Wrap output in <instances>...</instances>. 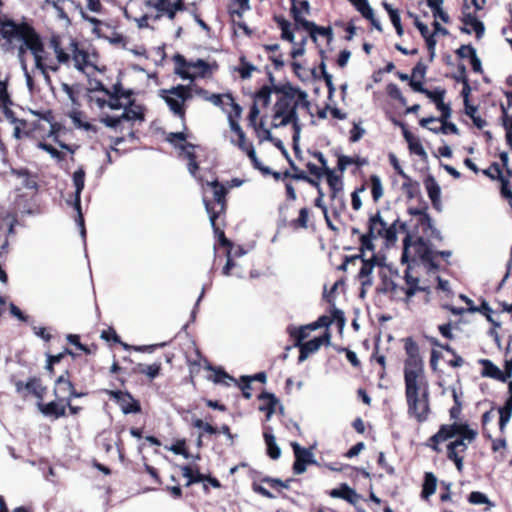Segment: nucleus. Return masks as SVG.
Returning <instances> with one entry per match:
<instances>
[{
  "label": "nucleus",
  "mask_w": 512,
  "mask_h": 512,
  "mask_svg": "<svg viewBox=\"0 0 512 512\" xmlns=\"http://www.w3.org/2000/svg\"><path fill=\"white\" fill-rule=\"evenodd\" d=\"M499 431L505 433L507 423L512 416V398H508L502 407H499Z\"/></svg>",
  "instance_id": "nucleus-36"
},
{
  "label": "nucleus",
  "mask_w": 512,
  "mask_h": 512,
  "mask_svg": "<svg viewBox=\"0 0 512 512\" xmlns=\"http://www.w3.org/2000/svg\"><path fill=\"white\" fill-rule=\"evenodd\" d=\"M69 118L77 129L97 132V128L86 120L85 115L81 111L73 109L69 112Z\"/></svg>",
  "instance_id": "nucleus-31"
},
{
  "label": "nucleus",
  "mask_w": 512,
  "mask_h": 512,
  "mask_svg": "<svg viewBox=\"0 0 512 512\" xmlns=\"http://www.w3.org/2000/svg\"><path fill=\"white\" fill-rule=\"evenodd\" d=\"M161 369L162 364L160 362L151 365L139 363L133 368V373L146 375L150 380H153L160 375Z\"/></svg>",
  "instance_id": "nucleus-32"
},
{
  "label": "nucleus",
  "mask_w": 512,
  "mask_h": 512,
  "mask_svg": "<svg viewBox=\"0 0 512 512\" xmlns=\"http://www.w3.org/2000/svg\"><path fill=\"white\" fill-rule=\"evenodd\" d=\"M468 502L473 505H487L488 509L494 506V503L489 500L486 494L480 491H473L468 496Z\"/></svg>",
  "instance_id": "nucleus-51"
},
{
  "label": "nucleus",
  "mask_w": 512,
  "mask_h": 512,
  "mask_svg": "<svg viewBox=\"0 0 512 512\" xmlns=\"http://www.w3.org/2000/svg\"><path fill=\"white\" fill-rule=\"evenodd\" d=\"M443 1L444 0H427V5L432 9L435 19H440L444 23H447L449 16L442 8Z\"/></svg>",
  "instance_id": "nucleus-44"
},
{
  "label": "nucleus",
  "mask_w": 512,
  "mask_h": 512,
  "mask_svg": "<svg viewBox=\"0 0 512 512\" xmlns=\"http://www.w3.org/2000/svg\"><path fill=\"white\" fill-rule=\"evenodd\" d=\"M331 341V333L328 329L324 331V333L319 336L315 337L312 340L303 342L302 344L298 345L299 348V357L298 361L303 362L308 358V356L320 349L322 345H329Z\"/></svg>",
  "instance_id": "nucleus-19"
},
{
  "label": "nucleus",
  "mask_w": 512,
  "mask_h": 512,
  "mask_svg": "<svg viewBox=\"0 0 512 512\" xmlns=\"http://www.w3.org/2000/svg\"><path fill=\"white\" fill-rule=\"evenodd\" d=\"M483 436L491 441V450L492 452H501L507 449V441L504 437L494 439L488 431L483 432Z\"/></svg>",
  "instance_id": "nucleus-56"
},
{
  "label": "nucleus",
  "mask_w": 512,
  "mask_h": 512,
  "mask_svg": "<svg viewBox=\"0 0 512 512\" xmlns=\"http://www.w3.org/2000/svg\"><path fill=\"white\" fill-rule=\"evenodd\" d=\"M78 373L79 369H76L75 365H69L68 368L56 378L53 389V394L56 399L65 401L72 398H80L85 395V393L78 392L76 389L75 381L78 380Z\"/></svg>",
  "instance_id": "nucleus-9"
},
{
  "label": "nucleus",
  "mask_w": 512,
  "mask_h": 512,
  "mask_svg": "<svg viewBox=\"0 0 512 512\" xmlns=\"http://www.w3.org/2000/svg\"><path fill=\"white\" fill-rule=\"evenodd\" d=\"M100 338L106 341L110 346L113 344L121 345L125 350H130L131 345L123 342L113 327H109L101 332Z\"/></svg>",
  "instance_id": "nucleus-40"
},
{
  "label": "nucleus",
  "mask_w": 512,
  "mask_h": 512,
  "mask_svg": "<svg viewBox=\"0 0 512 512\" xmlns=\"http://www.w3.org/2000/svg\"><path fill=\"white\" fill-rule=\"evenodd\" d=\"M0 36L4 41L3 47L16 54L30 92L34 89L33 75L35 71H38L46 82H49L48 71H57L59 64L67 63L70 57L78 70L83 72L88 69L100 70L95 52L79 48L75 41H70L68 51H66L56 36H53L49 42V48L56 56L54 58L41 36L27 22H16L12 19L0 20Z\"/></svg>",
  "instance_id": "nucleus-1"
},
{
  "label": "nucleus",
  "mask_w": 512,
  "mask_h": 512,
  "mask_svg": "<svg viewBox=\"0 0 512 512\" xmlns=\"http://www.w3.org/2000/svg\"><path fill=\"white\" fill-rule=\"evenodd\" d=\"M356 10L378 30H381L380 22L375 18L374 10L368 0H349Z\"/></svg>",
  "instance_id": "nucleus-27"
},
{
  "label": "nucleus",
  "mask_w": 512,
  "mask_h": 512,
  "mask_svg": "<svg viewBox=\"0 0 512 512\" xmlns=\"http://www.w3.org/2000/svg\"><path fill=\"white\" fill-rule=\"evenodd\" d=\"M325 178L332 192V198L338 199L340 204L344 205V200L341 196L343 190L342 178L336 174V172L330 168H326Z\"/></svg>",
  "instance_id": "nucleus-24"
},
{
  "label": "nucleus",
  "mask_w": 512,
  "mask_h": 512,
  "mask_svg": "<svg viewBox=\"0 0 512 512\" xmlns=\"http://www.w3.org/2000/svg\"><path fill=\"white\" fill-rule=\"evenodd\" d=\"M368 228V233L361 235L360 250L362 253L374 251V238L380 237L384 239L386 246L394 245L397 241L395 225H388L379 211L369 217Z\"/></svg>",
  "instance_id": "nucleus-6"
},
{
  "label": "nucleus",
  "mask_w": 512,
  "mask_h": 512,
  "mask_svg": "<svg viewBox=\"0 0 512 512\" xmlns=\"http://www.w3.org/2000/svg\"><path fill=\"white\" fill-rule=\"evenodd\" d=\"M274 90L279 96L274 105L272 128H280L292 124L294 130L293 140L297 141L301 132L298 111L303 109L310 110L308 94L291 84L276 86Z\"/></svg>",
  "instance_id": "nucleus-3"
},
{
  "label": "nucleus",
  "mask_w": 512,
  "mask_h": 512,
  "mask_svg": "<svg viewBox=\"0 0 512 512\" xmlns=\"http://www.w3.org/2000/svg\"><path fill=\"white\" fill-rule=\"evenodd\" d=\"M291 10H292L296 24L298 26L304 28V23L309 22L308 20L305 19V17L310 12L309 2L306 0H300V1L293 0Z\"/></svg>",
  "instance_id": "nucleus-28"
},
{
  "label": "nucleus",
  "mask_w": 512,
  "mask_h": 512,
  "mask_svg": "<svg viewBox=\"0 0 512 512\" xmlns=\"http://www.w3.org/2000/svg\"><path fill=\"white\" fill-rule=\"evenodd\" d=\"M304 29L309 32L310 36L314 41L317 40L318 36L330 39L332 36V30L330 27L317 26L313 22H305Z\"/></svg>",
  "instance_id": "nucleus-38"
},
{
  "label": "nucleus",
  "mask_w": 512,
  "mask_h": 512,
  "mask_svg": "<svg viewBox=\"0 0 512 512\" xmlns=\"http://www.w3.org/2000/svg\"><path fill=\"white\" fill-rule=\"evenodd\" d=\"M407 414L418 423H424L431 414L430 389L427 378L404 380Z\"/></svg>",
  "instance_id": "nucleus-4"
},
{
  "label": "nucleus",
  "mask_w": 512,
  "mask_h": 512,
  "mask_svg": "<svg viewBox=\"0 0 512 512\" xmlns=\"http://www.w3.org/2000/svg\"><path fill=\"white\" fill-rule=\"evenodd\" d=\"M437 488V478L432 472H426L424 475V481L422 484L421 497L428 500L432 496Z\"/></svg>",
  "instance_id": "nucleus-35"
},
{
  "label": "nucleus",
  "mask_w": 512,
  "mask_h": 512,
  "mask_svg": "<svg viewBox=\"0 0 512 512\" xmlns=\"http://www.w3.org/2000/svg\"><path fill=\"white\" fill-rule=\"evenodd\" d=\"M402 342L406 355L403 368L404 380L425 379V365L419 344L411 336L402 339Z\"/></svg>",
  "instance_id": "nucleus-7"
},
{
  "label": "nucleus",
  "mask_w": 512,
  "mask_h": 512,
  "mask_svg": "<svg viewBox=\"0 0 512 512\" xmlns=\"http://www.w3.org/2000/svg\"><path fill=\"white\" fill-rule=\"evenodd\" d=\"M415 25H416L417 29L419 30V32L421 33L422 37L425 38L427 47H428L429 51L431 52V55L433 56L434 51H435V46H436V40L434 38V34H431L428 26L426 24L422 23L421 21H419L418 19H416Z\"/></svg>",
  "instance_id": "nucleus-42"
},
{
  "label": "nucleus",
  "mask_w": 512,
  "mask_h": 512,
  "mask_svg": "<svg viewBox=\"0 0 512 512\" xmlns=\"http://www.w3.org/2000/svg\"><path fill=\"white\" fill-rule=\"evenodd\" d=\"M404 138H405V140L407 141V143L409 145V149L413 153H415V154H417L419 156L426 155L425 149L422 146V144L419 142V140L414 138L410 132L404 131Z\"/></svg>",
  "instance_id": "nucleus-50"
},
{
  "label": "nucleus",
  "mask_w": 512,
  "mask_h": 512,
  "mask_svg": "<svg viewBox=\"0 0 512 512\" xmlns=\"http://www.w3.org/2000/svg\"><path fill=\"white\" fill-rule=\"evenodd\" d=\"M13 383L16 393L23 398L33 396L37 401H40L44 400L46 396L47 387L43 385L40 377L32 376L29 377L26 382L22 380H15Z\"/></svg>",
  "instance_id": "nucleus-13"
},
{
  "label": "nucleus",
  "mask_w": 512,
  "mask_h": 512,
  "mask_svg": "<svg viewBox=\"0 0 512 512\" xmlns=\"http://www.w3.org/2000/svg\"><path fill=\"white\" fill-rule=\"evenodd\" d=\"M206 184L213 189V195L216 204L212 205L206 199H203V203L205 205L206 212L209 216L211 226L215 229V231H217L218 229L216 228V220L219 217V215L222 214L225 210L226 189L217 181L207 182Z\"/></svg>",
  "instance_id": "nucleus-12"
},
{
  "label": "nucleus",
  "mask_w": 512,
  "mask_h": 512,
  "mask_svg": "<svg viewBox=\"0 0 512 512\" xmlns=\"http://www.w3.org/2000/svg\"><path fill=\"white\" fill-rule=\"evenodd\" d=\"M31 132L30 127H28L27 120L17 121L14 127L13 135L16 139H20L25 135H28Z\"/></svg>",
  "instance_id": "nucleus-64"
},
{
  "label": "nucleus",
  "mask_w": 512,
  "mask_h": 512,
  "mask_svg": "<svg viewBox=\"0 0 512 512\" xmlns=\"http://www.w3.org/2000/svg\"><path fill=\"white\" fill-rule=\"evenodd\" d=\"M424 185L428 194V197L432 201L433 205L436 206L440 203L441 198V188L438 185L437 181L434 177L428 176L425 181Z\"/></svg>",
  "instance_id": "nucleus-33"
},
{
  "label": "nucleus",
  "mask_w": 512,
  "mask_h": 512,
  "mask_svg": "<svg viewBox=\"0 0 512 512\" xmlns=\"http://www.w3.org/2000/svg\"><path fill=\"white\" fill-rule=\"evenodd\" d=\"M333 348L337 353H345L348 362L352 365L353 368L361 369V362L354 351L339 345H334Z\"/></svg>",
  "instance_id": "nucleus-48"
},
{
  "label": "nucleus",
  "mask_w": 512,
  "mask_h": 512,
  "mask_svg": "<svg viewBox=\"0 0 512 512\" xmlns=\"http://www.w3.org/2000/svg\"><path fill=\"white\" fill-rule=\"evenodd\" d=\"M163 98L170 110L180 118L184 117V104L192 98V88L190 85H178L169 90L163 91Z\"/></svg>",
  "instance_id": "nucleus-10"
},
{
  "label": "nucleus",
  "mask_w": 512,
  "mask_h": 512,
  "mask_svg": "<svg viewBox=\"0 0 512 512\" xmlns=\"http://www.w3.org/2000/svg\"><path fill=\"white\" fill-rule=\"evenodd\" d=\"M16 218L8 210L0 207V256L7 253V235L12 233Z\"/></svg>",
  "instance_id": "nucleus-20"
},
{
  "label": "nucleus",
  "mask_w": 512,
  "mask_h": 512,
  "mask_svg": "<svg viewBox=\"0 0 512 512\" xmlns=\"http://www.w3.org/2000/svg\"><path fill=\"white\" fill-rule=\"evenodd\" d=\"M256 135L260 142L262 141H274V137L271 134V131L265 127L263 122H260L258 125L253 127Z\"/></svg>",
  "instance_id": "nucleus-61"
},
{
  "label": "nucleus",
  "mask_w": 512,
  "mask_h": 512,
  "mask_svg": "<svg viewBox=\"0 0 512 512\" xmlns=\"http://www.w3.org/2000/svg\"><path fill=\"white\" fill-rule=\"evenodd\" d=\"M416 258H401L403 264H407V268L404 273L405 285H407L408 296H415L418 292L426 294V301H429V297L432 292V285L428 280H421L418 276L413 275V268L410 265V261H415Z\"/></svg>",
  "instance_id": "nucleus-11"
},
{
  "label": "nucleus",
  "mask_w": 512,
  "mask_h": 512,
  "mask_svg": "<svg viewBox=\"0 0 512 512\" xmlns=\"http://www.w3.org/2000/svg\"><path fill=\"white\" fill-rule=\"evenodd\" d=\"M502 112V125L505 129L506 142L512 150V115L508 114L504 107H502Z\"/></svg>",
  "instance_id": "nucleus-47"
},
{
  "label": "nucleus",
  "mask_w": 512,
  "mask_h": 512,
  "mask_svg": "<svg viewBox=\"0 0 512 512\" xmlns=\"http://www.w3.org/2000/svg\"><path fill=\"white\" fill-rule=\"evenodd\" d=\"M462 298L466 301V303L468 305H470V307H469V311L470 312H480V313L485 315L487 321L492 323L494 326H499V323L495 322L494 319L491 316L492 309L489 306L488 302L482 301L481 305L477 307V306H472L473 302L468 297L462 296Z\"/></svg>",
  "instance_id": "nucleus-39"
},
{
  "label": "nucleus",
  "mask_w": 512,
  "mask_h": 512,
  "mask_svg": "<svg viewBox=\"0 0 512 512\" xmlns=\"http://www.w3.org/2000/svg\"><path fill=\"white\" fill-rule=\"evenodd\" d=\"M204 362L206 363L205 368L213 371V375L208 377L209 380L216 384H224L226 386H229L231 382L237 383V380L229 375L222 367L212 366L207 359H204Z\"/></svg>",
  "instance_id": "nucleus-25"
},
{
  "label": "nucleus",
  "mask_w": 512,
  "mask_h": 512,
  "mask_svg": "<svg viewBox=\"0 0 512 512\" xmlns=\"http://www.w3.org/2000/svg\"><path fill=\"white\" fill-rule=\"evenodd\" d=\"M293 481V478H288L285 481H283L281 479L273 478L270 476H265L261 479L262 483L268 484L271 488L278 490V492H281L280 489H289L290 483Z\"/></svg>",
  "instance_id": "nucleus-46"
},
{
  "label": "nucleus",
  "mask_w": 512,
  "mask_h": 512,
  "mask_svg": "<svg viewBox=\"0 0 512 512\" xmlns=\"http://www.w3.org/2000/svg\"><path fill=\"white\" fill-rule=\"evenodd\" d=\"M256 70V67L251 63L247 62L244 57L240 60L239 67L236 68V71L240 74L241 78L247 79L251 77L252 72Z\"/></svg>",
  "instance_id": "nucleus-60"
},
{
  "label": "nucleus",
  "mask_w": 512,
  "mask_h": 512,
  "mask_svg": "<svg viewBox=\"0 0 512 512\" xmlns=\"http://www.w3.org/2000/svg\"><path fill=\"white\" fill-rule=\"evenodd\" d=\"M73 185L75 187V194L73 199H67V204L71 205L77 212V222L78 225L81 227L82 234L84 233V219L81 212V201L80 196L81 192L84 189L85 186V171L83 168H78L72 176Z\"/></svg>",
  "instance_id": "nucleus-16"
},
{
  "label": "nucleus",
  "mask_w": 512,
  "mask_h": 512,
  "mask_svg": "<svg viewBox=\"0 0 512 512\" xmlns=\"http://www.w3.org/2000/svg\"><path fill=\"white\" fill-rule=\"evenodd\" d=\"M258 399L260 401H266L264 404L260 405L259 410L266 412V420H270L276 411V406L279 404V399L273 393L266 391L260 393L258 395Z\"/></svg>",
  "instance_id": "nucleus-29"
},
{
  "label": "nucleus",
  "mask_w": 512,
  "mask_h": 512,
  "mask_svg": "<svg viewBox=\"0 0 512 512\" xmlns=\"http://www.w3.org/2000/svg\"><path fill=\"white\" fill-rule=\"evenodd\" d=\"M464 23L469 26L477 34L478 37L484 33L485 28L483 23L475 16H472L471 14L466 15Z\"/></svg>",
  "instance_id": "nucleus-57"
},
{
  "label": "nucleus",
  "mask_w": 512,
  "mask_h": 512,
  "mask_svg": "<svg viewBox=\"0 0 512 512\" xmlns=\"http://www.w3.org/2000/svg\"><path fill=\"white\" fill-rule=\"evenodd\" d=\"M90 85L87 98L92 108L101 111L121 110L122 107L131 103V91L123 89L119 84H115L111 90L98 81Z\"/></svg>",
  "instance_id": "nucleus-5"
},
{
  "label": "nucleus",
  "mask_w": 512,
  "mask_h": 512,
  "mask_svg": "<svg viewBox=\"0 0 512 512\" xmlns=\"http://www.w3.org/2000/svg\"><path fill=\"white\" fill-rule=\"evenodd\" d=\"M251 382L252 378L250 376H242L240 382L237 381V383H235L242 390V395L245 399H250L252 397Z\"/></svg>",
  "instance_id": "nucleus-59"
},
{
  "label": "nucleus",
  "mask_w": 512,
  "mask_h": 512,
  "mask_svg": "<svg viewBox=\"0 0 512 512\" xmlns=\"http://www.w3.org/2000/svg\"><path fill=\"white\" fill-rule=\"evenodd\" d=\"M478 432L470 428L467 422H454L452 424H442L438 431L429 437L425 446L436 453H441V443L456 437L446 446L447 458L455 464L458 472L464 469L463 454L468 449V444L475 441Z\"/></svg>",
  "instance_id": "nucleus-2"
},
{
  "label": "nucleus",
  "mask_w": 512,
  "mask_h": 512,
  "mask_svg": "<svg viewBox=\"0 0 512 512\" xmlns=\"http://www.w3.org/2000/svg\"><path fill=\"white\" fill-rule=\"evenodd\" d=\"M328 494L332 498L343 499L352 505H356L357 502L361 499V495H359L347 483L340 484L338 488L330 490Z\"/></svg>",
  "instance_id": "nucleus-23"
},
{
  "label": "nucleus",
  "mask_w": 512,
  "mask_h": 512,
  "mask_svg": "<svg viewBox=\"0 0 512 512\" xmlns=\"http://www.w3.org/2000/svg\"><path fill=\"white\" fill-rule=\"evenodd\" d=\"M479 363L482 365V376L490 377L498 381L504 382L503 371H501L496 365L489 359H481Z\"/></svg>",
  "instance_id": "nucleus-34"
},
{
  "label": "nucleus",
  "mask_w": 512,
  "mask_h": 512,
  "mask_svg": "<svg viewBox=\"0 0 512 512\" xmlns=\"http://www.w3.org/2000/svg\"><path fill=\"white\" fill-rule=\"evenodd\" d=\"M181 471L182 475L187 478L186 487L205 481L206 475L202 474L197 466L183 465Z\"/></svg>",
  "instance_id": "nucleus-30"
},
{
  "label": "nucleus",
  "mask_w": 512,
  "mask_h": 512,
  "mask_svg": "<svg viewBox=\"0 0 512 512\" xmlns=\"http://www.w3.org/2000/svg\"><path fill=\"white\" fill-rule=\"evenodd\" d=\"M202 359L204 360L205 358L202 357V355L198 349L195 351L194 358L187 357V364L189 367V373H190L191 377H193V375L198 374L200 372Z\"/></svg>",
  "instance_id": "nucleus-54"
},
{
  "label": "nucleus",
  "mask_w": 512,
  "mask_h": 512,
  "mask_svg": "<svg viewBox=\"0 0 512 512\" xmlns=\"http://www.w3.org/2000/svg\"><path fill=\"white\" fill-rule=\"evenodd\" d=\"M288 332L291 338L294 339V346H298L304 342L306 338L309 337L310 331H308V327L301 326L299 328H288Z\"/></svg>",
  "instance_id": "nucleus-49"
},
{
  "label": "nucleus",
  "mask_w": 512,
  "mask_h": 512,
  "mask_svg": "<svg viewBox=\"0 0 512 512\" xmlns=\"http://www.w3.org/2000/svg\"><path fill=\"white\" fill-rule=\"evenodd\" d=\"M106 394L112 399L122 410L124 414L140 413L141 404L128 391L107 390Z\"/></svg>",
  "instance_id": "nucleus-17"
},
{
  "label": "nucleus",
  "mask_w": 512,
  "mask_h": 512,
  "mask_svg": "<svg viewBox=\"0 0 512 512\" xmlns=\"http://www.w3.org/2000/svg\"><path fill=\"white\" fill-rule=\"evenodd\" d=\"M169 450L176 455H182L185 458L189 457V452L187 450L185 439L176 440L175 443H173L172 446L169 448Z\"/></svg>",
  "instance_id": "nucleus-63"
},
{
  "label": "nucleus",
  "mask_w": 512,
  "mask_h": 512,
  "mask_svg": "<svg viewBox=\"0 0 512 512\" xmlns=\"http://www.w3.org/2000/svg\"><path fill=\"white\" fill-rule=\"evenodd\" d=\"M333 323V319H331L329 316L323 315L320 316L315 322L310 323L308 325H305L308 327V331H314L318 328L325 327L328 329V327Z\"/></svg>",
  "instance_id": "nucleus-62"
},
{
  "label": "nucleus",
  "mask_w": 512,
  "mask_h": 512,
  "mask_svg": "<svg viewBox=\"0 0 512 512\" xmlns=\"http://www.w3.org/2000/svg\"><path fill=\"white\" fill-rule=\"evenodd\" d=\"M167 141L179 150L180 155L189 161L188 170L191 175L195 176L198 169V165L194 159L195 146L186 142V136L183 132L170 133L167 136Z\"/></svg>",
  "instance_id": "nucleus-14"
},
{
  "label": "nucleus",
  "mask_w": 512,
  "mask_h": 512,
  "mask_svg": "<svg viewBox=\"0 0 512 512\" xmlns=\"http://www.w3.org/2000/svg\"><path fill=\"white\" fill-rule=\"evenodd\" d=\"M405 182L402 184V190L405 192L408 198L412 199L418 193L419 184L407 175V178H403Z\"/></svg>",
  "instance_id": "nucleus-58"
},
{
  "label": "nucleus",
  "mask_w": 512,
  "mask_h": 512,
  "mask_svg": "<svg viewBox=\"0 0 512 512\" xmlns=\"http://www.w3.org/2000/svg\"><path fill=\"white\" fill-rule=\"evenodd\" d=\"M263 438L266 444L267 455L273 460L279 459L281 456V450L276 443L271 426L266 425L263 427Z\"/></svg>",
  "instance_id": "nucleus-26"
},
{
  "label": "nucleus",
  "mask_w": 512,
  "mask_h": 512,
  "mask_svg": "<svg viewBox=\"0 0 512 512\" xmlns=\"http://www.w3.org/2000/svg\"><path fill=\"white\" fill-rule=\"evenodd\" d=\"M231 94H209L206 97V101H209L213 105L223 109V106L231 104Z\"/></svg>",
  "instance_id": "nucleus-53"
},
{
  "label": "nucleus",
  "mask_w": 512,
  "mask_h": 512,
  "mask_svg": "<svg viewBox=\"0 0 512 512\" xmlns=\"http://www.w3.org/2000/svg\"><path fill=\"white\" fill-rule=\"evenodd\" d=\"M362 260V266L358 273V277L361 282L360 296L364 297L366 289L372 286V279L370 277L375 265L385 266L386 258H360Z\"/></svg>",
  "instance_id": "nucleus-18"
},
{
  "label": "nucleus",
  "mask_w": 512,
  "mask_h": 512,
  "mask_svg": "<svg viewBox=\"0 0 512 512\" xmlns=\"http://www.w3.org/2000/svg\"><path fill=\"white\" fill-rule=\"evenodd\" d=\"M71 356V363L69 365H75L76 369L80 367V360L77 354H75L71 349L65 348L61 353L56 355L47 354V360L51 361L52 364L60 363L65 356Z\"/></svg>",
  "instance_id": "nucleus-41"
},
{
  "label": "nucleus",
  "mask_w": 512,
  "mask_h": 512,
  "mask_svg": "<svg viewBox=\"0 0 512 512\" xmlns=\"http://www.w3.org/2000/svg\"><path fill=\"white\" fill-rule=\"evenodd\" d=\"M39 411L47 416L59 419L67 416L65 401L55 400L45 403L44 400L37 401Z\"/></svg>",
  "instance_id": "nucleus-22"
},
{
  "label": "nucleus",
  "mask_w": 512,
  "mask_h": 512,
  "mask_svg": "<svg viewBox=\"0 0 512 512\" xmlns=\"http://www.w3.org/2000/svg\"><path fill=\"white\" fill-rule=\"evenodd\" d=\"M123 113L121 114L122 120L127 121H142L143 112L140 106L133 105V100L127 106L122 107Z\"/></svg>",
  "instance_id": "nucleus-37"
},
{
  "label": "nucleus",
  "mask_w": 512,
  "mask_h": 512,
  "mask_svg": "<svg viewBox=\"0 0 512 512\" xmlns=\"http://www.w3.org/2000/svg\"><path fill=\"white\" fill-rule=\"evenodd\" d=\"M387 296L391 300H396V301L403 300L406 302H408L412 298V296H408V294H407V285L405 287H403V286H399L395 282L390 287V290L387 293Z\"/></svg>",
  "instance_id": "nucleus-43"
},
{
  "label": "nucleus",
  "mask_w": 512,
  "mask_h": 512,
  "mask_svg": "<svg viewBox=\"0 0 512 512\" xmlns=\"http://www.w3.org/2000/svg\"><path fill=\"white\" fill-rule=\"evenodd\" d=\"M175 73L182 79L195 80L209 78L217 70L215 62H207L202 59L186 60L183 56L175 57Z\"/></svg>",
  "instance_id": "nucleus-8"
},
{
  "label": "nucleus",
  "mask_w": 512,
  "mask_h": 512,
  "mask_svg": "<svg viewBox=\"0 0 512 512\" xmlns=\"http://www.w3.org/2000/svg\"><path fill=\"white\" fill-rule=\"evenodd\" d=\"M291 446L295 456L293 472L302 474L306 471L307 464L314 463L313 455L309 449L301 447L297 442H293Z\"/></svg>",
  "instance_id": "nucleus-21"
},
{
  "label": "nucleus",
  "mask_w": 512,
  "mask_h": 512,
  "mask_svg": "<svg viewBox=\"0 0 512 512\" xmlns=\"http://www.w3.org/2000/svg\"><path fill=\"white\" fill-rule=\"evenodd\" d=\"M272 89L269 86H263L255 95L254 103L267 106L271 102Z\"/></svg>",
  "instance_id": "nucleus-52"
},
{
  "label": "nucleus",
  "mask_w": 512,
  "mask_h": 512,
  "mask_svg": "<svg viewBox=\"0 0 512 512\" xmlns=\"http://www.w3.org/2000/svg\"><path fill=\"white\" fill-rule=\"evenodd\" d=\"M222 111L227 115L228 122L231 120H240L242 115V108L237 104L233 97H231V104L223 106Z\"/></svg>",
  "instance_id": "nucleus-45"
},
{
  "label": "nucleus",
  "mask_w": 512,
  "mask_h": 512,
  "mask_svg": "<svg viewBox=\"0 0 512 512\" xmlns=\"http://www.w3.org/2000/svg\"><path fill=\"white\" fill-rule=\"evenodd\" d=\"M146 6L157 12L155 19L166 16L173 20L176 12L184 9L183 0H146Z\"/></svg>",
  "instance_id": "nucleus-15"
},
{
  "label": "nucleus",
  "mask_w": 512,
  "mask_h": 512,
  "mask_svg": "<svg viewBox=\"0 0 512 512\" xmlns=\"http://www.w3.org/2000/svg\"><path fill=\"white\" fill-rule=\"evenodd\" d=\"M370 182L372 198L374 201H378L384 194L381 179L377 175H372L370 178Z\"/></svg>",
  "instance_id": "nucleus-55"
}]
</instances>
